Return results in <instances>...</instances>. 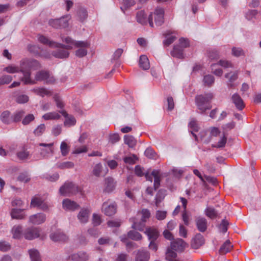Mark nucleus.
<instances>
[{"mask_svg":"<svg viewBox=\"0 0 261 261\" xmlns=\"http://www.w3.org/2000/svg\"><path fill=\"white\" fill-rule=\"evenodd\" d=\"M62 40L67 44L66 46L67 49H71L73 45L76 47H79L75 51V55L77 57L82 58L87 54L86 48L89 46L88 42L86 41H74L70 37H66L65 39L62 38Z\"/></svg>","mask_w":261,"mask_h":261,"instance_id":"f257e3e1","label":"nucleus"},{"mask_svg":"<svg viewBox=\"0 0 261 261\" xmlns=\"http://www.w3.org/2000/svg\"><path fill=\"white\" fill-rule=\"evenodd\" d=\"M213 98V95L211 93L198 95L195 97V103L200 113L203 114L211 108L210 102Z\"/></svg>","mask_w":261,"mask_h":261,"instance_id":"f03ea898","label":"nucleus"},{"mask_svg":"<svg viewBox=\"0 0 261 261\" xmlns=\"http://www.w3.org/2000/svg\"><path fill=\"white\" fill-rule=\"evenodd\" d=\"M4 71L10 73L20 72L22 75L21 82H32L31 79V72L29 70H24V67L21 66V62L20 66L11 65L5 68Z\"/></svg>","mask_w":261,"mask_h":261,"instance_id":"7ed1b4c3","label":"nucleus"},{"mask_svg":"<svg viewBox=\"0 0 261 261\" xmlns=\"http://www.w3.org/2000/svg\"><path fill=\"white\" fill-rule=\"evenodd\" d=\"M141 215V221L138 222L136 221L135 218H132L129 219L130 221L133 222L132 228L139 231H143L145 227V223L150 216V213L147 209H143L138 214V216Z\"/></svg>","mask_w":261,"mask_h":261,"instance_id":"20e7f679","label":"nucleus"},{"mask_svg":"<svg viewBox=\"0 0 261 261\" xmlns=\"http://www.w3.org/2000/svg\"><path fill=\"white\" fill-rule=\"evenodd\" d=\"M80 191V188L72 182L66 181L59 190L61 195L69 196L75 195Z\"/></svg>","mask_w":261,"mask_h":261,"instance_id":"39448f33","label":"nucleus"},{"mask_svg":"<svg viewBox=\"0 0 261 261\" xmlns=\"http://www.w3.org/2000/svg\"><path fill=\"white\" fill-rule=\"evenodd\" d=\"M137 21L145 25L148 22L149 25L151 27H153V22L152 20V13H151L148 18H147V15L145 13L143 10L139 11L136 15Z\"/></svg>","mask_w":261,"mask_h":261,"instance_id":"423d86ee","label":"nucleus"},{"mask_svg":"<svg viewBox=\"0 0 261 261\" xmlns=\"http://www.w3.org/2000/svg\"><path fill=\"white\" fill-rule=\"evenodd\" d=\"M145 177L147 180L152 181V178H154V190H156L160 185L161 174L159 170H154L151 174L146 173L145 174Z\"/></svg>","mask_w":261,"mask_h":261,"instance_id":"0eeeda50","label":"nucleus"},{"mask_svg":"<svg viewBox=\"0 0 261 261\" xmlns=\"http://www.w3.org/2000/svg\"><path fill=\"white\" fill-rule=\"evenodd\" d=\"M40 232V230L39 228L31 227L24 230L23 235L25 239L32 240L39 238Z\"/></svg>","mask_w":261,"mask_h":261,"instance_id":"6e6552de","label":"nucleus"},{"mask_svg":"<svg viewBox=\"0 0 261 261\" xmlns=\"http://www.w3.org/2000/svg\"><path fill=\"white\" fill-rule=\"evenodd\" d=\"M41 147L40 149V155L43 158H47L49 154H53L54 151V143H41L38 144Z\"/></svg>","mask_w":261,"mask_h":261,"instance_id":"1a4fd4ad","label":"nucleus"},{"mask_svg":"<svg viewBox=\"0 0 261 261\" xmlns=\"http://www.w3.org/2000/svg\"><path fill=\"white\" fill-rule=\"evenodd\" d=\"M35 80L37 81L54 82L55 80L48 71L42 70L38 71L35 75Z\"/></svg>","mask_w":261,"mask_h":261,"instance_id":"9d476101","label":"nucleus"},{"mask_svg":"<svg viewBox=\"0 0 261 261\" xmlns=\"http://www.w3.org/2000/svg\"><path fill=\"white\" fill-rule=\"evenodd\" d=\"M117 205L115 202H105L102 206V211L108 216L114 215L116 212Z\"/></svg>","mask_w":261,"mask_h":261,"instance_id":"9b49d317","label":"nucleus"},{"mask_svg":"<svg viewBox=\"0 0 261 261\" xmlns=\"http://www.w3.org/2000/svg\"><path fill=\"white\" fill-rule=\"evenodd\" d=\"M58 46L57 47L59 48L53 51L52 55L55 57L60 59L68 58L69 55V53L65 49V48L67 49L66 47V45L58 43Z\"/></svg>","mask_w":261,"mask_h":261,"instance_id":"f8f14e48","label":"nucleus"},{"mask_svg":"<svg viewBox=\"0 0 261 261\" xmlns=\"http://www.w3.org/2000/svg\"><path fill=\"white\" fill-rule=\"evenodd\" d=\"M188 244L181 239H177L171 242V248L176 251H182Z\"/></svg>","mask_w":261,"mask_h":261,"instance_id":"ddd939ff","label":"nucleus"},{"mask_svg":"<svg viewBox=\"0 0 261 261\" xmlns=\"http://www.w3.org/2000/svg\"><path fill=\"white\" fill-rule=\"evenodd\" d=\"M45 214L40 213L31 216L29 217V222L34 225H40L45 221Z\"/></svg>","mask_w":261,"mask_h":261,"instance_id":"4468645a","label":"nucleus"},{"mask_svg":"<svg viewBox=\"0 0 261 261\" xmlns=\"http://www.w3.org/2000/svg\"><path fill=\"white\" fill-rule=\"evenodd\" d=\"M89 255L86 252L81 251L69 255L68 259L73 261H87L89 259Z\"/></svg>","mask_w":261,"mask_h":261,"instance_id":"2eb2a0df","label":"nucleus"},{"mask_svg":"<svg viewBox=\"0 0 261 261\" xmlns=\"http://www.w3.org/2000/svg\"><path fill=\"white\" fill-rule=\"evenodd\" d=\"M164 10L161 8H157L154 12V22L157 26L162 25L164 22Z\"/></svg>","mask_w":261,"mask_h":261,"instance_id":"dca6fc26","label":"nucleus"},{"mask_svg":"<svg viewBox=\"0 0 261 261\" xmlns=\"http://www.w3.org/2000/svg\"><path fill=\"white\" fill-rule=\"evenodd\" d=\"M50 239L54 242H65L68 237L60 230H58L50 234Z\"/></svg>","mask_w":261,"mask_h":261,"instance_id":"f3484780","label":"nucleus"},{"mask_svg":"<svg viewBox=\"0 0 261 261\" xmlns=\"http://www.w3.org/2000/svg\"><path fill=\"white\" fill-rule=\"evenodd\" d=\"M63 207L67 211H73L79 208L80 205L74 201L66 199L62 202Z\"/></svg>","mask_w":261,"mask_h":261,"instance_id":"a211bd4d","label":"nucleus"},{"mask_svg":"<svg viewBox=\"0 0 261 261\" xmlns=\"http://www.w3.org/2000/svg\"><path fill=\"white\" fill-rule=\"evenodd\" d=\"M149 258V252L144 249H140L136 254V261H148Z\"/></svg>","mask_w":261,"mask_h":261,"instance_id":"6ab92c4d","label":"nucleus"},{"mask_svg":"<svg viewBox=\"0 0 261 261\" xmlns=\"http://www.w3.org/2000/svg\"><path fill=\"white\" fill-rule=\"evenodd\" d=\"M90 211L87 208H82L79 212L77 217L80 223L83 224L86 223L89 220Z\"/></svg>","mask_w":261,"mask_h":261,"instance_id":"aec40b11","label":"nucleus"},{"mask_svg":"<svg viewBox=\"0 0 261 261\" xmlns=\"http://www.w3.org/2000/svg\"><path fill=\"white\" fill-rule=\"evenodd\" d=\"M59 112L65 117L64 125L67 126L74 125L76 123V120L74 116L69 115L64 110L60 111Z\"/></svg>","mask_w":261,"mask_h":261,"instance_id":"412c9836","label":"nucleus"},{"mask_svg":"<svg viewBox=\"0 0 261 261\" xmlns=\"http://www.w3.org/2000/svg\"><path fill=\"white\" fill-rule=\"evenodd\" d=\"M204 243V239L202 234L197 233L192 239L191 246L194 249H197Z\"/></svg>","mask_w":261,"mask_h":261,"instance_id":"4be33fe9","label":"nucleus"},{"mask_svg":"<svg viewBox=\"0 0 261 261\" xmlns=\"http://www.w3.org/2000/svg\"><path fill=\"white\" fill-rule=\"evenodd\" d=\"M21 66H24V69L27 68H38L40 67L39 63L35 60L23 59L21 61Z\"/></svg>","mask_w":261,"mask_h":261,"instance_id":"5701e85b","label":"nucleus"},{"mask_svg":"<svg viewBox=\"0 0 261 261\" xmlns=\"http://www.w3.org/2000/svg\"><path fill=\"white\" fill-rule=\"evenodd\" d=\"M144 232L147 236L150 241H155L159 235L158 230L154 227L147 228Z\"/></svg>","mask_w":261,"mask_h":261,"instance_id":"b1692460","label":"nucleus"},{"mask_svg":"<svg viewBox=\"0 0 261 261\" xmlns=\"http://www.w3.org/2000/svg\"><path fill=\"white\" fill-rule=\"evenodd\" d=\"M196 226L200 232H204L207 229V221L203 217H198L196 219Z\"/></svg>","mask_w":261,"mask_h":261,"instance_id":"393cba45","label":"nucleus"},{"mask_svg":"<svg viewBox=\"0 0 261 261\" xmlns=\"http://www.w3.org/2000/svg\"><path fill=\"white\" fill-rule=\"evenodd\" d=\"M0 119L5 124H10L13 123L12 115L9 111H5L2 113Z\"/></svg>","mask_w":261,"mask_h":261,"instance_id":"a878e982","label":"nucleus"},{"mask_svg":"<svg viewBox=\"0 0 261 261\" xmlns=\"http://www.w3.org/2000/svg\"><path fill=\"white\" fill-rule=\"evenodd\" d=\"M231 99L238 109L241 110L244 108L245 106L244 102L238 94H234L232 96Z\"/></svg>","mask_w":261,"mask_h":261,"instance_id":"bb28decb","label":"nucleus"},{"mask_svg":"<svg viewBox=\"0 0 261 261\" xmlns=\"http://www.w3.org/2000/svg\"><path fill=\"white\" fill-rule=\"evenodd\" d=\"M11 216L12 219H22L25 215L23 213V210L13 208L11 212Z\"/></svg>","mask_w":261,"mask_h":261,"instance_id":"cd10ccee","label":"nucleus"},{"mask_svg":"<svg viewBox=\"0 0 261 261\" xmlns=\"http://www.w3.org/2000/svg\"><path fill=\"white\" fill-rule=\"evenodd\" d=\"M38 41L46 45H47L50 47H54V46H58V43L49 40L47 37L43 35H39L38 36Z\"/></svg>","mask_w":261,"mask_h":261,"instance_id":"c85d7f7f","label":"nucleus"},{"mask_svg":"<svg viewBox=\"0 0 261 261\" xmlns=\"http://www.w3.org/2000/svg\"><path fill=\"white\" fill-rule=\"evenodd\" d=\"M139 66L143 70H147L150 67L148 59L145 55H142L140 57Z\"/></svg>","mask_w":261,"mask_h":261,"instance_id":"c756f323","label":"nucleus"},{"mask_svg":"<svg viewBox=\"0 0 261 261\" xmlns=\"http://www.w3.org/2000/svg\"><path fill=\"white\" fill-rule=\"evenodd\" d=\"M105 190L108 192H112L115 187V182L112 177H107L105 179Z\"/></svg>","mask_w":261,"mask_h":261,"instance_id":"7c9ffc66","label":"nucleus"},{"mask_svg":"<svg viewBox=\"0 0 261 261\" xmlns=\"http://www.w3.org/2000/svg\"><path fill=\"white\" fill-rule=\"evenodd\" d=\"M32 91L37 95H40L42 97H44V96H50L52 95L51 91L44 88H34Z\"/></svg>","mask_w":261,"mask_h":261,"instance_id":"2f4dec72","label":"nucleus"},{"mask_svg":"<svg viewBox=\"0 0 261 261\" xmlns=\"http://www.w3.org/2000/svg\"><path fill=\"white\" fill-rule=\"evenodd\" d=\"M183 48L179 45L174 46L171 54L173 57L181 59L183 58Z\"/></svg>","mask_w":261,"mask_h":261,"instance_id":"473e14b6","label":"nucleus"},{"mask_svg":"<svg viewBox=\"0 0 261 261\" xmlns=\"http://www.w3.org/2000/svg\"><path fill=\"white\" fill-rule=\"evenodd\" d=\"M11 232L14 239H19L22 236V226L20 225H15L13 227Z\"/></svg>","mask_w":261,"mask_h":261,"instance_id":"72a5a7b5","label":"nucleus"},{"mask_svg":"<svg viewBox=\"0 0 261 261\" xmlns=\"http://www.w3.org/2000/svg\"><path fill=\"white\" fill-rule=\"evenodd\" d=\"M29 253L32 261H41L40 254L37 250L30 249L29 250Z\"/></svg>","mask_w":261,"mask_h":261,"instance_id":"f704fd0d","label":"nucleus"},{"mask_svg":"<svg viewBox=\"0 0 261 261\" xmlns=\"http://www.w3.org/2000/svg\"><path fill=\"white\" fill-rule=\"evenodd\" d=\"M124 140L125 144H127L129 147L133 148L136 145V140L132 136L125 135Z\"/></svg>","mask_w":261,"mask_h":261,"instance_id":"c9c22d12","label":"nucleus"},{"mask_svg":"<svg viewBox=\"0 0 261 261\" xmlns=\"http://www.w3.org/2000/svg\"><path fill=\"white\" fill-rule=\"evenodd\" d=\"M232 246L229 240H227L221 247L219 252L221 254H226L232 248Z\"/></svg>","mask_w":261,"mask_h":261,"instance_id":"e433bc0d","label":"nucleus"},{"mask_svg":"<svg viewBox=\"0 0 261 261\" xmlns=\"http://www.w3.org/2000/svg\"><path fill=\"white\" fill-rule=\"evenodd\" d=\"M170 31H167L165 34L164 36L167 38L164 41V44L166 46H169L176 39V37L174 36H170L171 34Z\"/></svg>","mask_w":261,"mask_h":261,"instance_id":"4c0bfd02","label":"nucleus"},{"mask_svg":"<svg viewBox=\"0 0 261 261\" xmlns=\"http://www.w3.org/2000/svg\"><path fill=\"white\" fill-rule=\"evenodd\" d=\"M60 117V115L56 112L46 113L42 116V118L45 120L58 119Z\"/></svg>","mask_w":261,"mask_h":261,"instance_id":"58836bf2","label":"nucleus"},{"mask_svg":"<svg viewBox=\"0 0 261 261\" xmlns=\"http://www.w3.org/2000/svg\"><path fill=\"white\" fill-rule=\"evenodd\" d=\"M24 114L25 112L23 110H19L16 111L13 114H12L13 123L20 121Z\"/></svg>","mask_w":261,"mask_h":261,"instance_id":"ea45409f","label":"nucleus"},{"mask_svg":"<svg viewBox=\"0 0 261 261\" xmlns=\"http://www.w3.org/2000/svg\"><path fill=\"white\" fill-rule=\"evenodd\" d=\"M127 237L133 240L139 241L142 239V235L135 230H130L127 233Z\"/></svg>","mask_w":261,"mask_h":261,"instance_id":"a19ab883","label":"nucleus"},{"mask_svg":"<svg viewBox=\"0 0 261 261\" xmlns=\"http://www.w3.org/2000/svg\"><path fill=\"white\" fill-rule=\"evenodd\" d=\"M177 256V254L171 248H168L166 252V258L169 261L173 260Z\"/></svg>","mask_w":261,"mask_h":261,"instance_id":"79ce46f5","label":"nucleus"},{"mask_svg":"<svg viewBox=\"0 0 261 261\" xmlns=\"http://www.w3.org/2000/svg\"><path fill=\"white\" fill-rule=\"evenodd\" d=\"M57 167L61 169L72 168L74 166L73 163L71 162H65L63 163H59L56 165Z\"/></svg>","mask_w":261,"mask_h":261,"instance_id":"37998d69","label":"nucleus"},{"mask_svg":"<svg viewBox=\"0 0 261 261\" xmlns=\"http://www.w3.org/2000/svg\"><path fill=\"white\" fill-rule=\"evenodd\" d=\"M189 127L192 129L191 133L193 136H194L196 140H197V136L193 133V132H197L198 130V127L195 120H191L189 124Z\"/></svg>","mask_w":261,"mask_h":261,"instance_id":"c03bdc74","label":"nucleus"},{"mask_svg":"<svg viewBox=\"0 0 261 261\" xmlns=\"http://www.w3.org/2000/svg\"><path fill=\"white\" fill-rule=\"evenodd\" d=\"M42 201V199L39 197H33L31 200V207L39 208Z\"/></svg>","mask_w":261,"mask_h":261,"instance_id":"a18cd8bd","label":"nucleus"},{"mask_svg":"<svg viewBox=\"0 0 261 261\" xmlns=\"http://www.w3.org/2000/svg\"><path fill=\"white\" fill-rule=\"evenodd\" d=\"M70 17L66 15L60 18V28H65L68 26V21L70 20Z\"/></svg>","mask_w":261,"mask_h":261,"instance_id":"49530a36","label":"nucleus"},{"mask_svg":"<svg viewBox=\"0 0 261 261\" xmlns=\"http://www.w3.org/2000/svg\"><path fill=\"white\" fill-rule=\"evenodd\" d=\"M29 155V152L25 149H22L17 153L18 158L21 160L27 159Z\"/></svg>","mask_w":261,"mask_h":261,"instance_id":"de8ad7c7","label":"nucleus"},{"mask_svg":"<svg viewBox=\"0 0 261 261\" xmlns=\"http://www.w3.org/2000/svg\"><path fill=\"white\" fill-rule=\"evenodd\" d=\"M60 149L62 155L63 156H65L69 152V147L65 142L63 141L61 143Z\"/></svg>","mask_w":261,"mask_h":261,"instance_id":"09e8293b","label":"nucleus"},{"mask_svg":"<svg viewBox=\"0 0 261 261\" xmlns=\"http://www.w3.org/2000/svg\"><path fill=\"white\" fill-rule=\"evenodd\" d=\"M28 96L25 94H20L16 96V101L18 103H24L29 101Z\"/></svg>","mask_w":261,"mask_h":261,"instance_id":"8fccbe9b","label":"nucleus"},{"mask_svg":"<svg viewBox=\"0 0 261 261\" xmlns=\"http://www.w3.org/2000/svg\"><path fill=\"white\" fill-rule=\"evenodd\" d=\"M44 178L50 181H56L59 178V175L58 173H55L51 175L46 174L43 175Z\"/></svg>","mask_w":261,"mask_h":261,"instance_id":"3c124183","label":"nucleus"},{"mask_svg":"<svg viewBox=\"0 0 261 261\" xmlns=\"http://www.w3.org/2000/svg\"><path fill=\"white\" fill-rule=\"evenodd\" d=\"M205 215L210 218L214 219L216 217L217 213L213 207H207L205 210Z\"/></svg>","mask_w":261,"mask_h":261,"instance_id":"603ef678","label":"nucleus"},{"mask_svg":"<svg viewBox=\"0 0 261 261\" xmlns=\"http://www.w3.org/2000/svg\"><path fill=\"white\" fill-rule=\"evenodd\" d=\"M102 166L100 163L96 164L93 170V174L96 176H99L101 172Z\"/></svg>","mask_w":261,"mask_h":261,"instance_id":"864d4df0","label":"nucleus"},{"mask_svg":"<svg viewBox=\"0 0 261 261\" xmlns=\"http://www.w3.org/2000/svg\"><path fill=\"white\" fill-rule=\"evenodd\" d=\"M208 58L212 60H217L219 58L220 55L219 52L216 50H210L208 53Z\"/></svg>","mask_w":261,"mask_h":261,"instance_id":"5fc2aeb1","label":"nucleus"},{"mask_svg":"<svg viewBox=\"0 0 261 261\" xmlns=\"http://www.w3.org/2000/svg\"><path fill=\"white\" fill-rule=\"evenodd\" d=\"M227 141V137L225 133H223V136L221 138L219 141L218 142L217 145L215 146V147L217 148H222L224 147L226 144Z\"/></svg>","mask_w":261,"mask_h":261,"instance_id":"6e6d98bb","label":"nucleus"},{"mask_svg":"<svg viewBox=\"0 0 261 261\" xmlns=\"http://www.w3.org/2000/svg\"><path fill=\"white\" fill-rule=\"evenodd\" d=\"M88 148L86 145L76 146L73 151V153L74 154H80L81 153L86 152Z\"/></svg>","mask_w":261,"mask_h":261,"instance_id":"4d7b16f0","label":"nucleus"},{"mask_svg":"<svg viewBox=\"0 0 261 261\" xmlns=\"http://www.w3.org/2000/svg\"><path fill=\"white\" fill-rule=\"evenodd\" d=\"M45 130V126L44 124L39 125L34 131V133L36 136L41 135Z\"/></svg>","mask_w":261,"mask_h":261,"instance_id":"13d9d810","label":"nucleus"},{"mask_svg":"<svg viewBox=\"0 0 261 261\" xmlns=\"http://www.w3.org/2000/svg\"><path fill=\"white\" fill-rule=\"evenodd\" d=\"M145 155L149 159H155L156 153L151 148H147L145 151Z\"/></svg>","mask_w":261,"mask_h":261,"instance_id":"bf43d9fd","label":"nucleus"},{"mask_svg":"<svg viewBox=\"0 0 261 261\" xmlns=\"http://www.w3.org/2000/svg\"><path fill=\"white\" fill-rule=\"evenodd\" d=\"M35 119L34 116L32 114H30L27 115L22 120V123L24 125H28L31 122L33 121Z\"/></svg>","mask_w":261,"mask_h":261,"instance_id":"052dcab7","label":"nucleus"},{"mask_svg":"<svg viewBox=\"0 0 261 261\" xmlns=\"http://www.w3.org/2000/svg\"><path fill=\"white\" fill-rule=\"evenodd\" d=\"M11 246L10 244L6 241L0 242V250L3 252L7 251L10 249Z\"/></svg>","mask_w":261,"mask_h":261,"instance_id":"680f3d73","label":"nucleus"},{"mask_svg":"<svg viewBox=\"0 0 261 261\" xmlns=\"http://www.w3.org/2000/svg\"><path fill=\"white\" fill-rule=\"evenodd\" d=\"M54 99L58 108L60 109L63 108L64 105L58 94H56L54 95Z\"/></svg>","mask_w":261,"mask_h":261,"instance_id":"e2e57ef3","label":"nucleus"},{"mask_svg":"<svg viewBox=\"0 0 261 261\" xmlns=\"http://www.w3.org/2000/svg\"><path fill=\"white\" fill-rule=\"evenodd\" d=\"M218 65H220L224 68L232 67V65L231 63L227 60H220L218 63H216Z\"/></svg>","mask_w":261,"mask_h":261,"instance_id":"0e129e2a","label":"nucleus"},{"mask_svg":"<svg viewBox=\"0 0 261 261\" xmlns=\"http://www.w3.org/2000/svg\"><path fill=\"white\" fill-rule=\"evenodd\" d=\"M77 14L81 21L84 20L87 17V11L84 8L79 9Z\"/></svg>","mask_w":261,"mask_h":261,"instance_id":"69168bd1","label":"nucleus"},{"mask_svg":"<svg viewBox=\"0 0 261 261\" xmlns=\"http://www.w3.org/2000/svg\"><path fill=\"white\" fill-rule=\"evenodd\" d=\"M228 222L225 220H223L219 226V230L223 233H225L227 231Z\"/></svg>","mask_w":261,"mask_h":261,"instance_id":"338daca9","label":"nucleus"},{"mask_svg":"<svg viewBox=\"0 0 261 261\" xmlns=\"http://www.w3.org/2000/svg\"><path fill=\"white\" fill-rule=\"evenodd\" d=\"M92 223L94 226L99 225L101 223V220L100 216L96 214H93Z\"/></svg>","mask_w":261,"mask_h":261,"instance_id":"774afa93","label":"nucleus"}]
</instances>
